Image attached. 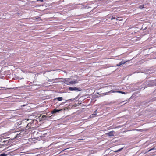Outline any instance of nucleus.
<instances>
[{
  "label": "nucleus",
  "instance_id": "nucleus-1",
  "mask_svg": "<svg viewBox=\"0 0 156 156\" xmlns=\"http://www.w3.org/2000/svg\"><path fill=\"white\" fill-rule=\"evenodd\" d=\"M65 84L67 85H71L73 84H75L78 82L77 80H70L69 79H65L64 80V82Z\"/></svg>",
  "mask_w": 156,
  "mask_h": 156
},
{
  "label": "nucleus",
  "instance_id": "nucleus-2",
  "mask_svg": "<svg viewBox=\"0 0 156 156\" xmlns=\"http://www.w3.org/2000/svg\"><path fill=\"white\" fill-rule=\"evenodd\" d=\"M27 131L25 130H21L20 131H18V134H16V136L17 137L19 138L20 139V137L24 136V135H26L27 134V133H26L25 132Z\"/></svg>",
  "mask_w": 156,
  "mask_h": 156
},
{
  "label": "nucleus",
  "instance_id": "nucleus-3",
  "mask_svg": "<svg viewBox=\"0 0 156 156\" xmlns=\"http://www.w3.org/2000/svg\"><path fill=\"white\" fill-rule=\"evenodd\" d=\"M11 138L12 139H19V138L17 137L16 136V134H18V131H15V130L10 131Z\"/></svg>",
  "mask_w": 156,
  "mask_h": 156
},
{
  "label": "nucleus",
  "instance_id": "nucleus-4",
  "mask_svg": "<svg viewBox=\"0 0 156 156\" xmlns=\"http://www.w3.org/2000/svg\"><path fill=\"white\" fill-rule=\"evenodd\" d=\"M0 142H2L3 143V145H7L9 144V140H3L1 138H0Z\"/></svg>",
  "mask_w": 156,
  "mask_h": 156
},
{
  "label": "nucleus",
  "instance_id": "nucleus-5",
  "mask_svg": "<svg viewBox=\"0 0 156 156\" xmlns=\"http://www.w3.org/2000/svg\"><path fill=\"white\" fill-rule=\"evenodd\" d=\"M31 126V124L30 123H28L26 127H25L24 130H26V131H30V129Z\"/></svg>",
  "mask_w": 156,
  "mask_h": 156
},
{
  "label": "nucleus",
  "instance_id": "nucleus-6",
  "mask_svg": "<svg viewBox=\"0 0 156 156\" xmlns=\"http://www.w3.org/2000/svg\"><path fill=\"white\" fill-rule=\"evenodd\" d=\"M47 116L44 115H41L39 117V118L40 119V120H41H41L44 119H45L47 118Z\"/></svg>",
  "mask_w": 156,
  "mask_h": 156
},
{
  "label": "nucleus",
  "instance_id": "nucleus-7",
  "mask_svg": "<svg viewBox=\"0 0 156 156\" xmlns=\"http://www.w3.org/2000/svg\"><path fill=\"white\" fill-rule=\"evenodd\" d=\"M114 132L113 131L109 132L108 133L106 134L109 136H113L114 135Z\"/></svg>",
  "mask_w": 156,
  "mask_h": 156
},
{
  "label": "nucleus",
  "instance_id": "nucleus-8",
  "mask_svg": "<svg viewBox=\"0 0 156 156\" xmlns=\"http://www.w3.org/2000/svg\"><path fill=\"white\" fill-rule=\"evenodd\" d=\"M62 110V109L58 110L55 109H54L51 112L52 114H55V113H56V112H58L60 111H61Z\"/></svg>",
  "mask_w": 156,
  "mask_h": 156
},
{
  "label": "nucleus",
  "instance_id": "nucleus-9",
  "mask_svg": "<svg viewBox=\"0 0 156 156\" xmlns=\"http://www.w3.org/2000/svg\"><path fill=\"white\" fill-rule=\"evenodd\" d=\"M69 90L70 91H73V90H78V88L75 87H69Z\"/></svg>",
  "mask_w": 156,
  "mask_h": 156
},
{
  "label": "nucleus",
  "instance_id": "nucleus-10",
  "mask_svg": "<svg viewBox=\"0 0 156 156\" xmlns=\"http://www.w3.org/2000/svg\"><path fill=\"white\" fill-rule=\"evenodd\" d=\"M57 99L58 101H60L63 100V98L62 97H58L54 99V100Z\"/></svg>",
  "mask_w": 156,
  "mask_h": 156
},
{
  "label": "nucleus",
  "instance_id": "nucleus-11",
  "mask_svg": "<svg viewBox=\"0 0 156 156\" xmlns=\"http://www.w3.org/2000/svg\"><path fill=\"white\" fill-rule=\"evenodd\" d=\"M116 92H117V93H121L123 94H126V93L125 92H124L123 91H116Z\"/></svg>",
  "mask_w": 156,
  "mask_h": 156
},
{
  "label": "nucleus",
  "instance_id": "nucleus-12",
  "mask_svg": "<svg viewBox=\"0 0 156 156\" xmlns=\"http://www.w3.org/2000/svg\"><path fill=\"white\" fill-rule=\"evenodd\" d=\"M144 5H140L138 7V8H139L140 9H142L143 8H144Z\"/></svg>",
  "mask_w": 156,
  "mask_h": 156
},
{
  "label": "nucleus",
  "instance_id": "nucleus-13",
  "mask_svg": "<svg viewBox=\"0 0 156 156\" xmlns=\"http://www.w3.org/2000/svg\"><path fill=\"white\" fill-rule=\"evenodd\" d=\"M127 61H122L121 62H120L119 63L121 64V65H122L123 64H125Z\"/></svg>",
  "mask_w": 156,
  "mask_h": 156
},
{
  "label": "nucleus",
  "instance_id": "nucleus-14",
  "mask_svg": "<svg viewBox=\"0 0 156 156\" xmlns=\"http://www.w3.org/2000/svg\"><path fill=\"white\" fill-rule=\"evenodd\" d=\"M7 155V154H5V153L1 154H0V156H6Z\"/></svg>",
  "mask_w": 156,
  "mask_h": 156
},
{
  "label": "nucleus",
  "instance_id": "nucleus-15",
  "mask_svg": "<svg viewBox=\"0 0 156 156\" xmlns=\"http://www.w3.org/2000/svg\"><path fill=\"white\" fill-rule=\"evenodd\" d=\"M122 148H121V149H118V150H116V151H114V152H119L121 150H122Z\"/></svg>",
  "mask_w": 156,
  "mask_h": 156
},
{
  "label": "nucleus",
  "instance_id": "nucleus-16",
  "mask_svg": "<svg viewBox=\"0 0 156 156\" xmlns=\"http://www.w3.org/2000/svg\"><path fill=\"white\" fill-rule=\"evenodd\" d=\"M115 17H112L111 18V20H115Z\"/></svg>",
  "mask_w": 156,
  "mask_h": 156
},
{
  "label": "nucleus",
  "instance_id": "nucleus-17",
  "mask_svg": "<svg viewBox=\"0 0 156 156\" xmlns=\"http://www.w3.org/2000/svg\"><path fill=\"white\" fill-rule=\"evenodd\" d=\"M117 66H120L121 65V64L120 63H119V64H117Z\"/></svg>",
  "mask_w": 156,
  "mask_h": 156
},
{
  "label": "nucleus",
  "instance_id": "nucleus-18",
  "mask_svg": "<svg viewBox=\"0 0 156 156\" xmlns=\"http://www.w3.org/2000/svg\"><path fill=\"white\" fill-rule=\"evenodd\" d=\"M37 1H40L41 2H43V0H37Z\"/></svg>",
  "mask_w": 156,
  "mask_h": 156
},
{
  "label": "nucleus",
  "instance_id": "nucleus-19",
  "mask_svg": "<svg viewBox=\"0 0 156 156\" xmlns=\"http://www.w3.org/2000/svg\"><path fill=\"white\" fill-rule=\"evenodd\" d=\"M97 111V110H96L95 111H94V113H96V112Z\"/></svg>",
  "mask_w": 156,
  "mask_h": 156
},
{
  "label": "nucleus",
  "instance_id": "nucleus-20",
  "mask_svg": "<svg viewBox=\"0 0 156 156\" xmlns=\"http://www.w3.org/2000/svg\"><path fill=\"white\" fill-rule=\"evenodd\" d=\"M153 149H150V150H149L148 151H151V150H153Z\"/></svg>",
  "mask_w": 156,
  "mask_h": 156
},
{
  "label": "nucleus",
  "instance_id": "nucleus-21",
  "mask_svg": "<svg viewBox=\"0 0 156 156\" xmlns=\"http://www.w3.org/2000/svg\"><path fill=\"white\" fill-rule=\"evenodd\" d=\"M25 105H23V106H25Z\"/></svg>",
  "mask_w": 156,
  "mask_h": 156
},
{
  "label": "nucleus",
  "instance_id": "nucleus-22",
  "mask_svg": "<svg viewBox=\"0 0 156 156\" xmlns=\"http://www.w3.org/2000/svg\"><path fill=\"white\" fill-rule=\"evenodd\" d=\"M50 81H51V82L52 81H51V80H50Z\"/></svg>",
  "mask_w": 156,
  "mask_h": 156
}]
</instances>
